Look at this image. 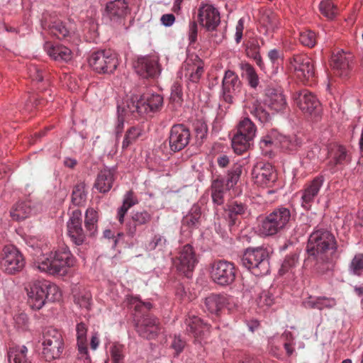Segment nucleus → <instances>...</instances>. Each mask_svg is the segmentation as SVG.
Returning a JSON list of instances; mask_svg holds the SVG:
<instances>
[{"mask_svg":"<svg viewBox=\"0 0 363 363\" xmlns=\"http://www.w3.org/2000/svg\"><path fill=\"white\" fill-rule=\"evenodd\" d=\"M244 108L250 112L261 123H268L271 116L262 104L255 97L247 98L244 101Z\"/></svg>","mask_w":363,"mask_h":363,"instance_id":"nucleus-26","label":"nucleus"},{"mask_svg":"<svg viewBox=\"0 0 363 363\" xmlns=\"http://www.w3.org/2000/svg\"><path fill=\"white\" fill-rule=\"evenodd\" d=\"M291 211L284 206L274 208L259 220L258 230L261 235L273 236L288 228L292 219Z\"/></svg>","mask_w":363,"mask_h":363,"instance_id":"nucleus-6","label":"nucleus"},{"mask_svg":"<svg viewBox=\"0 0 363 363\" xmlns=\"http://www.w3.org/2000/svg\"><path fill=\"white\" fill-rule=\"evenodd\" d=\"M266 103L272 110L276 112L284 111L287 107L285 96L279 90L274 89L269 91Z\"/></svg>","mask_w":363,"mask_h":363,"instance_id":"nucleus-36","label":"nucleus"},{"mask_svg":"<svg viewBox=\"0 0 363 363\" xmlns=\"http://www.w3.org/2000/svg\"><path fill=\"white\" fill-rule=\"evenodd\" d=\"M230 188L223 179L217 178L211 184V198L214 203L221 205L224 202V195Z\"/></svg>","mask_w":363,"mask_h":363,"instance_id":"nucleus-38","label":"nucleus"},{"mask_svg":"<svg viewBox=\"0 0 363 363\" xmlns=\"http://www.w3.org/2000/svg\"><path fill=\"white\" fill-rule=\"evenodd\" d=\"M152 219V215L147 211H135L132 213V223L127 224V233L133 236L137 231V226L147 224Z\"/></svg>","mask_w":363,"mask_h":363,"instance_id":"nucleus-34","label":"nucleus"},{"mask_svg":"<svg viewBox=\"0 0 363 363\" xmlns=\"http://www.w3.org/2000/svg\"><path fill=\"white\" fill-rule=\"evenodd\" d=\"M198 21H191L189 26V31H188V38L189 40V44H194L197 40V35H198Z\"/></svg>","mask_w":363,"mask_h":363,"instance_id":"nucleus-60","label":"nucleus"},{"mask_svg":"<svg viewBox=\"0 0 363 363\" xmlns=\"http://www.w3.org/2000/svg\"><path fill=\"white\" fill-rule=\"evenodd\" d=\"M257 302L260 307L269 306L274 303V298L269 291H263L257 298Z\"/></svg>","mask_w":363,"mask_h":363,"instance_id":"nucleus-59","label":"nucleus"},{"mask_svg":"<svg viewBox=\"0 0 363 363\" xmlns=\"http://www.w3.org/2000/svg\"><path fill=\"white\" fill-rule=\"evenodd\" d=\"M45 29H48V32L60 40L65 39L70 34L69 28L65 23L60 20H55L49 24L45 23L43 24Z\"/></svg>","mask_w":363,"mask_h":363,"instance_id":"nucleus-37","label":"nucleus"},{"mask_svg":"<svg viewBox=\"0 0 363 363\" xmlns=\"http://www.w3.org/2000/svg\"><path fill=\"white\" fill-rule=\"evenodd\" d=\"M348 270L350 274L357 277L363 275V253H357L352 259Z\"/></svg>","mask_w":363,"mask_h":363,"instance_id":"nucleus-51","label":"nucleus"},{"mask_svg":"<svg viewBox=\"0 0 363 363\" xmlns=\"http://www.w3.org/2000/svg\"><path fill=\"white\" fill-rule=\"evenodd\" d=\"M28 303L33 309L39 310L48 301H58L61 291L58 286L46 280H36L30 282L26 287Z\"/></svg>","mask_w":363,"mask_h":363,"instance_id":"nucleus-5","label":"nucleus"},{"mask_svg":"<svg viewBox=\"0 0 363 363\" xmlns=\"http://www.w3.org/2000/svg\"><path fill=\"white\" fill-rule=\"evenodd\" d=\"M227 298L225 296L211 294L203 301V308L211 314L218 315L220 311L225 306Z\"/></svg>","mask_w":363,"mask_h":363,"instance_id":"nucleus-30","label":"nucleus"},{"mask_svg":"<svg viewBox=\"0 0 363 363\" xmlns=\"http://www.w3.org/2000/svg\"><path fill=\"white\" fill-rule=\"evenodd\" d=\"M260 46L257 39H252L247 42L246 46L247 55L252 58L261 69H264V62L259 54Z\"/></svg>","mask_w":363,"mask_h":363,"instance_id":"nucleus-45","label":"nucleus"},{"mask_svg":"<svg viewBox=\"0 0 363 363\" xmlns=\"http://www.w3.org/2000/svg\"><path fill=\"white\" fill-rule=\"evenodd\" d=\"M319 10L328 19H333L339 13V9L332 0H323L319 4Z\"/></svg>","mask_w":363,"mask_h":363,"instance_id":"nucleus-49","label":"nucleus"},{"mask_svg":"<svg viewBox=\"0 0 363 363\" xmlns=\"http://www.w3.org/2000/svg\"><path fill=\"white\" fill-rule=\"evenodd\" d=\"M295 104L304 113L316 116L320 111V104L316 96L307 89L296 91L293 95Z\"/></svg>","mask_w":363,"mask_h":363,"instance_id":"nucleus-16","label":"nucleus"},{"mask_svg":"<svg viewBox=\"0 0 363 363\" xmlns=\"http://www.w3.org/2000/svg\"><path fill=\"white\" fill-rule=\"evenodd\" d=\"M138 199L132 191H128L124 196L123 205L118 210L117 218L121 223H123L125 215L129 208L138 203Z\"/></svg>","mask_w":363,"mask_h":363,"instance_id":"nucleus-44","label":"nucleus"},{"mask_svg":"<svg viewBox=\"0 0 363 363\" xmlns=\"http://www.w3.org/2000/svg\"><path fill=\"white\" fill-rule=\"evenodd\" d=\"M242 265L255 276L266 275L269 272V254L264 247L248 248L241 258Z\"/></svg>","mask_w":363,"mask_h":363,"instance_id":"nucleus-7","label":"nucleus"},{"mask_svg":"<svg viewBox=\"0 0 363 363\" xmlns=\"http://www.w3.org/2000/svg\"><path fill=\"white\" fill-rule=\"evenodd\" d=\"M329 155L330 160L329 162V166L333 169V172H335V167L337 165H345L348 164L350 160V156L347 153L345 147L342 145H333L330 147L329 151Z\"/></svg>","mask_w":363,"mask_h":363,"instance_id":"nucleus-31","label":"nucleus"},{"mask_svg":"<svg viewBox=\"0 0 363 363\" xmlns=\"http://www.w3.org/2000/svg\"><path fill=\"white\" fill-rule=\"evenodd\" d=\"M163 106V97L155 93L147 92L140 97L131 96L118 104L120 114H130L138 118L149 112L160 111Z\"/></svg>","mask_w":363,"mask_h":363,"instance_id":"nucleus-2","label":"nucleus"},{"mask_svg":"<svg viewBox=\"0 0 363 363\" xmlns=\"http://www.w3.org/2000/svg\"><path fill=\"white\" fill-rule=\"evenodd\" d=\"M115 171L111 169L101 170L97 176L95 187L101 193H106L112 188Z\"/></svg>","mask_w":363,"mask_h":363,"instance_id":"nucleus-33","label":"nucleus"},{"mask_svg":"<svg viewBox=\"0 0 363 363\" xmlns=\"http://www.w3.org/2000/svg\"><path fill=\"white\" fill-rule=\"evenodd\" d=\"M42 346V357L45 361L59 358L64 350L61 333L52 328H48L43 333Z\"/></svg>","mask_w":363,"mask_h":363,"instance_id":"nucleus-9","label":"nucleus"},{"mask_svg":"<svg viewBox=\"0 0 363 363\" xmlns=\"http://www.w3.org/2000/svg\"><path fill=\"white\" fill-rule=\"evenodd\" d=\"M305 308L310 309L323 310L330 309L336 306V300L334 298L326 296H310L303 302Z\"/></svg>","mask_w":363,"mask_h":363,"instance_id":"nucleus-35","label":"nucleus"},{"mask_svg":"<svg viewBox=\"0 0 363 363\" xmlns=\"http://www.w3.org/2000/svg\"><path fill=\"white\" fill-rule=\"evenodd\" d=\"M324 182V177L318 175L305 184L303 189L300 191L301 194V206L305 209L311 208V204L318 196Z\"/></svg>","mask_w":363,"mask_h":363,"instance_id":"nucleus-20","label":"nucleus"},{"mask_svg":"<svg viewBox=\"0 0 363 363\" xmlns=\"http://www.w3.org/2000/svg\"><path fill=\"white\" fill-rule=\"evenodd\" d=\"M256 131L255 125L249 118H244L240 121L232 139V147L236 154L242 155L250 147Z\"/></svg>","mask_w":363,"mask_h":363,"instance_id":"nucleus-8","label":"nucleus"},{"mask_svg":"<svg viewBox=\"0 0 363 363\" xmlns=\"http://www.w3.org/2000/svg\"><path fill=\"white\" fill-rule=\"evenodd\" d=\"M299 40L304 46L313 48L316 43L317 38L313 31L306 30L300 33Z\"/></svg>","mask_w":363,"mask_h":363,"instance_id":"nucleus-57","label":"nucleus"},{"mask_svg":"<svg viewBox=\"0 0 363 363\" xmlns=\"http://www.w3.org/2000/svg\"><path fill=\"white\" fill-rule=\"evenodd\" d=\"M86 199L85 185L83 183L77 184L72 191V201L76 206L82 205Z\"/></svg>","mask_w":363,"mask_h":363,"instance_id":"nucleus-52","label":"nucleus"},{"mask_svg":"<svg viewBox=\"0 0 363 363\" xmlns=\"http://www.w3.org/2000/svg\"><path fill=\"white\" fill-rule=\"evenodd\" d=\"M184 323L186 332L194 337L195 341L201 342L209 333V325L194 315H189L185 319Z\"/></svg>","mask_w":363,"mask_h":363,"instance_id":"nucleus-23","label":"nucleus"},{"mask_svg":"<svg viewBox=\"0 0 363 363\" xmlns=\"http://www.w3.org/2000/svg\"><path fill=\"white\" fill-rule=\"evenodd\" d=\"M28 244L35 252L34 255L37 260L34 262L35 267L40 271L52 275L64 276L67 274V269L74 264V259L67 248L50 252L49 254H43L47 245L43 246V242H39L31 238Z\"/></svg>","mask_w":363,"mask_h":363,"instance_id":"nucleus-1","label":"nucleus"},{"mask_svg":"<svg viewBox=\"0 0 363 363\" xmlns=\"http://www.w3.org/2000/svg\"><path fill=\"white\" fill-rule=\"evenodd\" d=\"M184 71L185 77L189 81L197 83L204 72L203 62L197 57L196 62L189 60L185 62Z\"/></svg>","mask_w":363,"mask_h":363,"instance_id":"nucleus-32","label":"nucleus"},{"mask_svg":"<svg viewBox=\"0 0 363 363\" xmlns=\"http://www.w3.org/2000/svg\"><path fill=\"white\" fill-rule=\"evenodd\" d=\"M210 276L218 285L228 286L235 279V266L233 262L224 259L215 260L211 264Z\"/></svg>","mask_w":363,"mask_h":363,"instance_id":"nucleus-12","label":"nucleus"},{"mask_svg":"<svg viewBox=\"0 0 363 363\" xmlns=\"http://www.w3.org/2000/svg\"><path fill=\"white\" fill-rule=\"evenodd\" d=\"M262 24L266 27L267 31L274 32L280 24L279 16L270 10L264 11L261 17Z\"/></svg>","mask_w":363,"mask_h":363,"instance_id":"nucleus-48","label":"nucleus"},{"mask_svg":"<svg viewBox=\"0 0 363 363\" xmlns=\"http://www.w3.org/2000/svg\"><path fill=\"white\" fill-rule=\"evenodd\" d=\"M128 303L136 313H143L140 318H138L135 315L137 333L144 338L154 339L160 330L159 321L156 318L145 314L152 308V304L150 302H143L138 298L133 296L128 298Z\"/></svg>","mask_w":363,"mask_h":363,"instance_id":"nucleus-4","label":"nucleus"},{"mask_svg":"<svg viewBox=\"0 0 363 363\" xmlns=\"http://www.w3.org/2000/svg\"><path fill=\"white\" fill-rule=\"evenodd\" d=\"M337 248L333 234L324 228L315 230L309 236L306 250L308 257L318 262H328Z\"/></svg>","mask_w":363,"mask_h":363,"instance_id":"nucleus-3","label":"nucleus"},{"mask_svg":"<svg viewBox=\"0 0 363 363\" xmlns=\"http://www.w3.org/2000/svg\"><path fill=\"white\" fill-rule=\"evenodd\" d=\"M197 262L192 246L186 245L180 249L178 256L174 260V265L180 274L190 278Z\"/></svg>","mask_w":363,"mask_h":363,"instance_id":"nucleus-13","label":"nucleus"},{"mask_svg":"<svg viewBox=\"0 0 363 363\" xmlns=\"http://www.w3.org/2000/svg\"><path fill=\"white\" fill-rule=\"evenodd\" d=\"M352 59L353 55L352 53L338 50L333 53L330 65L337 75L347 77L352 67Z\"/></svg>","mask_w":363,"mask_h":363,"instance_id":"nucleus-22","label":"nucleus"},{"mask_svg":"<svg viewBox=\"0 0 363 363\" xmlns=\"http://www.w3.org/2000/svg\"><path fill=\"white\" fill-rule=\"evenodd\" d=\"M77 340L78 347V359L83 360L84 363H91L88 354L86 333L87 327L84 323H77L76 326Z\"/></svg>","mask_w":363,"mask_h":363,"instance_id":"nucleus-28","label":"nucleus"},{"mask_svg":"<svg viewBox=\"0 0 363 363\" xmlns=\"http://www.w3.org/2000/svg\"><path fill=\"white\" fill-rule=\"evenodd\" d=\"M98 213L92 208H89L85 213L84 224L89 236H94L97 231Z\"/></svg>","mask_w":363,"mask_h":363,"instance_id":"nucleus-46","label":"nucleus"},{"mask_svg":"<svg viewBox=\"0 0 363 363\" xmlns=\"http://www.w3.org/2000/svg\"><path fill=\"white\" fill-rule=\"evenodd\" d=\"M289 69L303 83H312L315 81L314 62L306 55H294L290 60Z\"/></svg>","mask_w":363,"mask_h":363,"instance_id":"nucleus-11","label":"nucleus"},{"mask_svg":"<svg viewBox=\"0 0 363 363\" xmlns=\"http://www.w3.org/2000/svg\"><path fill=\"white\" fill-rule=\"evenodd\" d=\"M197 21L206 31H215L220 23V13L213 5L202 4L198 9Z\"/></svg>","mask_w":363,"mask_h":363,"instance_id":"nucleus-17","label":"nucleus"},{"mask_svg":"<svg viewBox=\"0 0 363 363\" xmlns=\"http://www.w3.org/2000/svg\"><path fill=\"white\" fill-rule=\"evenodd\" d=\"M201 209L199 204H194L189 213L182 219V223L189 228H197L201 221Z\"/></svg>","mask_w":363,"mask_h":363,"instance_id":"nucleus-42","label":"nucleus"},{"mask_svg":"<svg viewBox=\"0 0 363 363\" xmlns=\"http://www.w3.org/2000/svg\"><path fill=\"white\" fill-rule=\"evenodd\" d=\"M130 12L125 0H114L106 4L104 16L113 24H121Z\"/></svg>","mask_w":363,"mask_h":363,"instance_id":"nucleus-19","label":"nucleus"},{"mask_svg":"<svg viewBox=\"0 0 363 363\" xmlns=\"http://www.w3.org/2000/svg\"><path fill=\"white\" fill-rule=\"evenodd\" d=\"M255 184L259 186H269L277 179V173L269 163L258 162L252 172Z\"/></svg>","mask_w":363,"mask_h":363,"instance_id":"nucleus-21","label":"nucleus"},{"mask_svg":"<svg viewBox=\"0 0 363 363\" xmlns=\"http://www.w3.org/2000/svg\"><path fill=\"white\" fill-rule=\"evenodd\" d=\"M118 124L116 127V139H118V137L120 134L122 133V130L123 129V125H124V120L125 118H134L130 114H120L119 110L118 109Z\"/></svg>","mask_w":363,"mask_h":363,"instance_id":"nucleus-61","label":"nucleus"},{"mask_svg":"<svg viewBox=\"0 0 363 363\" xmlns=\"http://www.w3.org/2000/svg\"><path fill=\"white\" fill-rule=\"evenodd\" d=\"M195 132L197 138L203 140L207 133V126L204 123L198 122L195 124Z\"/></svg>","mask_w":363,"mask_h":363,"instance_id":"nucleus-63","label":"nucleus"},{"mask_svg":"<svg viewBox=\"0 0 363 363\" xmlns=\"http://www.w3.org/2000/svg\"><path fill=\"white\" fill-rule=\"evenodd\" d=\"M89 64L99 74H111L118 65V56L111 50H97L90 55Z\"/></svg>","mask_w":363,"mask_h":363,"instance_id":"nucleus-10","label":"nucleus"},{"mask_svg":"<svg viewBox=\"0 0 363 363\" xmlns=\"http://www.w3.org/2000/svg\"><path fill=\"white\" fill-rule=\"evenodd\" d=\"M225 213L228 225L232 227L240 223V218L249 214V210L246 204L238 201H232L228 204Z\"/></svg>","mask_w":363,"mask_h":363,"instance_id":"nucleus-27","label":"nucleus"},{"mask_svg":"<svg viewBox=\"0 0 363 363\" xmlns=\"http://www.w3.org/2000/svg\"><path fill=\"white\" fill-rule=\"evenodd\" d=\"M298 255L296 254L286 256L280 269L281 274L291 271L298 264Z\"/></svg>","mask_w":363,"mask_h":363,"instance_id":"nucleus-55","label":"nucleus"},{"mask_svg":"<svg viewBox=\"0 0 363 363\" xmlns=\"http://www.w3.org/2000/svg\"><path fill=\"white\" fill-rule=\"evenodd\" d=\"M44 49L48 55L55 61L67 62L72 58L70 49L62 45H54L50 42H46Z\"/></svg>","mask_w":363,"mask_h":363,"instance_id":"nucleus-29","label":"nucleus"},{"mask_svg":"<svg viewBox=\"0 0 363 363\" xmlns=\"http://www.w3.org/2000/svg\"><path fill=\"white\" fill-rule=\"evenodd\" d=\"M184 347L185 342L182 340L179 336H175L172 343V347L176 351L177 354L180 353Z\"/></svg>","mask_w":363,"mask_h":363,"instance_id":"nucleus-64","label":"nucleus"},{"mask_svg":"<svg viewBox=\"0 0 363 363\" xmlns=\"http://www.w3.org/2000/svg\"><path fill=\"white\" fill-rule=\"evenodd\" d=\"M135 68L138 74L143 78L155 77L161 71L156 57L139 58Z\"/></svg>","mask_w":363,"mask_h":363,"instance_id":"nucleus-25","label":"nucleus"},{"mask_svg":"<svg viewBox=\"0 0 363 363\" xmlns=\"http://www.w3.org/2000/svg\"><path fill=\"white\" fill-rule=\"evenodd\" d=\"M141 134L142 130L139 127L132 126L128 129L122 143V149L125 150L135 143Z\"/></svg>","mask_w":363,"mask_h":363,"instance_id":"nucleus-50","label":"nucleus"},{"mask_svg":"<svg viewBox=\"0 0 363 363\" xmlns=\"http://www.w3.org/2000/svg\"><path fill=\"white\" fill-rule=\"evenodd\" d=\"M28 74L33 81L39 82L43 81L45 72L38 66L32 64L28 68Z\"/></svg>","mask_w":363,"mask_h":363,"instance_id":"nucleus-58","label":"nucleus"},{"mask_svg":"<svg viewBox=\"0 0 363 363\" xmlns=\"http://www.w3.org/2000/svg\"><path fill=\"white\" fill-rule=\"evenodd\" d=\"M67 233L72 241L77 245L85 241L86 235L82 228L81 212L74 211L67 224Z\"/></svg>","mask_w":363,"mask_h":363,"instance_id":"nucleus-24","label":"nucleus"},{"mask_svg":"<svg viewBox=\"0 0 363 363\" xmlns=\"http://www.w3.org/2000/svg\"><path fill=\"white\" fill-rule=\"evenodd\" d=\"M191 139V133L183 124L174 125L169 131L168 143L169 150L173 152H179L187 146Z\"/></svg>","mask_w":363,"mask_h":363,"instance_id":"nucleus-18","label":"nucleus"},{"mask_svg":"<svg viewBox=\"0 0 363 363\" xmlns=\"http://www.w3.org/2000/svg\"><path fill=\"white\" fill-rule=\"evenodd\" d=\"M28 349L25 346L11 348L8 352L9 363H31L27 357Z\"/></svg>","mask_w":363,"mask_h":363,"instance_id":"nucleus-47","label":"nucleus"},{"mask_svg":"<svg viewBox=\"0 0 363 363\" xmlns=\"http://www.w3.org/2000/svg\"><path fill=\"white\" fill-rule=\"evenodd\" d=\"M242 174V167L240 165H235L230 171L228 174L225 184L229 187L232 188L235 185L240 179Z\"/></svg>","mask_w":363,"mask_h":363,"instance_id":"nucleus-56","label":"nucleus"},{"mask_svg":"<svg viewBox=\"0 0 363 363\" xmlns=\"http://www.w3.org/2000/svg\"><path fill=\"white\" fill-rule=\"evenodd\" d=\"M277 131L272 130L268 135L263 137L259 142V147L262 154L265 156L272 157L273 151L279 147L277 146Z\"/></svg>","mask_w":363,"mask_h":363,"instance_id":"nucleus-40","label":"nucleus"},{"mask_svg":"<svg viewBox=\"0 0 363 363\" xmlns=\"http://www.w3.org/2000/svg\"><path fill=\"white\" fill-rule=\"evenodd\" d=\"M25 265L22 254L13 245H6L3 249L1 261V269L8 274L20 272Z\"/></svg>","mask_w":363,"mask_h":363,"instance_id":"nucleus-14","label":"nucleus"},{"mask_svg":"<svg viewBox=\"0 0 363 363\" xmlns=\"http://www.w3.org/2000/svg\"><path fill=\"white\" fill-rule=\"evenodd\" d=\"M74 302L81 308L90 310L92 303V295L88 291H80L74 296Z\"/></svg>","mask_w":363,"mask_h":363,"instance_id":"nucleus-53","label":"nucleus"},{"mask_svg":"<svg viewBox=\"0 0 363 363\" xmlns=\"http://www.w3.org/2000/svg\"><path fill=\"white\" fill-rule=\"evenodd\" d=\"M240 68L242 77L251 88L256 89L259 84V78L253 66L248 62H241Z\"/></svg>","mask_w":363,"mask_h":363,"instance_id":"nucleus-39","label":"nucleus"},{"mask_svg":"<svg viewBox=\"0 0 363 363\" xmlns=\"http://www.w3.org/2000/svg\"><path fill=\"white\" fill-rule=\"evenodd\" d=\"M267 56L272 65H274L279 60L282 58L283 52L281 49H272L268 52Z\"/></svg>","mask_w":363,"mask_h":363,"instance_id":"nucleus-62","label":"nucleus"},{"mask_svg":"<svg viewBox=\"0 0 363 363\" xmlns=\"http://www.w3.org/2000/svg\"><path fill=\"white\" fill-rule=\"evenodd\" d=\"M277 146L282 150L293 151L301 145V141L296 136H286L277 132Z\"/></svg>","mask_w":363,"mask_h":363,"instance_id":"nucleus-43","label":"nucleus"},{"mask_svg":"<svg viewBox=\"0 0 363 363\" xmlns=\"http://www.w3.org/2000/svg\"><path fill=\"white\" fill-rule=\"evenodd\" d=\"M242 82L238 74L231 70L225 72L222 80V97L225 102L233 104L235 99L240 94Z\"/></svg>","mask_w":363,"mask_h":363,"instance_id":"nucleus-15","label":"nucleus"},{"mask_svg":"<svg viewBox=\"0 0 363 363\" xmlns=\"http://www.w3.org/2000/svg\"><path fill=\"white\" fill-rule=\"evenodd\" d=\"M33 211L30 201L19 202L12 208L11 216L16 220H23L29 217Z\"/></svg>","mask_w":363,"mask_h":363,"instance_id":"nucleus-41","label":"nucleus"},{"mask_svg":"<svg viewBox=\"0 0 363 363\" xmlns=\"http://www.w3.org/2000/svg\"><path fill=\"white\" fill-rule=\"evenodd\" d=\"M124 347L121 345H114L110 348V359L111 363H123Z\"/></svg>","mask_w":363,"mask_h":363,"instance_id":"nucleus-54","label":"nucleus"}]
</instances>
